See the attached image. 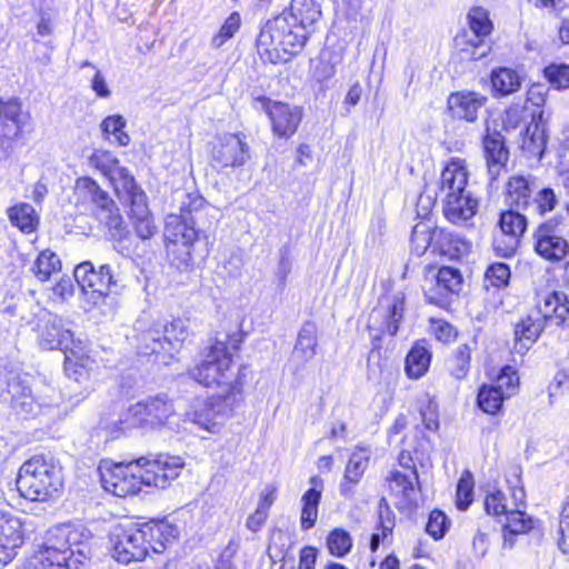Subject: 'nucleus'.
<instances>
[{
  "label": "nucleus",
  "instance_id": "obj_60",
  "mask_svg": "<svg viewBox=\"0 0 569 569\" xmlns=\"http://www.w3.org/2000/svg\"><path fill=\"white\" fill-rule=\"evenodd\" d=\"M176 197L180 200L179 214L187 217H193L192 213L199 211L206 203V200L198 193L177 191Z\"/></svg>",
  "mask_w": 569,
  "mask_h": 569
},
{
  "label": "nucleus",
  "instance_id": "obj_35",
  "mask_svg": "<svg viewBox=\"0 0 569 569\" xmlns=\"http://www.w3.org/2000/svg\"><path fill=\"white\" fill-rule=\"evenodd\" d=\"M543 316V321L547 323L548 320H556L557 325L565 321L569 313L568 298L566 293L553 291L548 293L543 301L539 305L538 310Z\"/></svg>",
  "mask_w": 569,
  "mask_h": 569
},
{
  "label": "nucleus",
  "instance_id": "obj_3",
  "mask_svg": "<svg viewBox=\"0 0 569 569\" xmlns=\"http://www.w3.org/2000/svg\"><path fill=\"white\" fill-rule=\"evenodd\" d=\"M36 331L41 348L59 349L64 352V371L69 378L81 381L88 377L92 360L80 353V349L74 346L72 332L62 328V321L57 315L48 311L40 312Z\"/></svg>",
  "mask_w": 569,
  "mask_h": 569
},
{
  "label": "nucleus",
  "instance_id": "obj_17",
  "mask_svg": "<svg viewBox=\"0 0 569 569\" xmlns=\"http://www.w3.org/2000/svg\"><path fill=\"white\" fill-rule=\"evenodd\" d=\"M499 224L502 239L495 238V250L502 257H511L518 248L519 238L527 229V219L523 214L510 209L500 214Z\"/></svg>",
  "mask_w": 569,
  "mask_h": 569
},
{
  "label": "nucleus",
  "instance_id": "obj_38",
  "mask_svg": "<svg viewBox=\"0 0 569 569\" xmlns=\"http://www.w3.org/2000/svg\"><path fill=\"white\" fill-rule=\"evenodd\" d=\"M10 222L24 233L36 231L39 224V216L29 203H19L8 209Z\"/></svg>",
  "mask_w": 569,
  "mask_h": 569
},
{
  "label": "nucleus",
  "instance_id": "obj_51",
  "mask_svg": "<svg viewBox=\"0 0 569 569\" xmlns=\"http://www.w3.org/2000/svg\"><path fill=\"white\" fill-rule=\"evenodd\" d=\"M543 74L549 83L557 90L569 89V66L565 63H551L545 68Z\"/></svg>",
  "mask_w": 569,
  "mask_h": 569
},
{
  "label": "nucleus",
  "instance_id": "obj_36",
  "mask_svg": "<svg viewBox=\"0 0 569 569\" xmlns=\"http://www.w3.org/2000/svg\"><path fill=\"white\" fill-rule=\"evenodd\" d=\"M161 333L166 346L164 352L172 356L180 350L189 336L187 321L180 318L174 319L169 325L161 326Z\"/></svg>",
  "mask_w": 569,
  "mask_h": 569
},
{
  "label": "nucleus",
  "instance_id": "obj_48",
  "mask_svg": "<svg viewBox=\"0 0 569 569\" xmlns=\"http://www.w3.org/2000/svg\"><path fill=\"white\" fill-rule=\"evenodd\" d=\"M473 501V477L468 470L463 471L456 492V506L459 510H467Z\"/></svg>",
  "mask_w": 569,
  "mask_h": 569
},
{
  "label": "nucleus",
  "instance_id": "obj_7",
  "mask_svg": "<svg viewBox=\"0 0 569 569\" xmlns=\"http://www.w3.org/2000/svg\"><path fill=\"white\" fill-rule=\"evenodd\" d=\"M110 181L119 199L130 207V219L134 231L142 240L156 233V226L147 206V198L128 169L116 167L110 171Z\"/></svg>",
  "mask_w": 569,
  "mask_h": 569
},
{
  "label": "nucleus",
  "instance_id": "obj_39",
  "mask_svg": "<svg viewBox=\"0 0 569 569\" xmlns=\"http://www.w3.org/2000/svg\"><path fill=\"white\" fill-rule=\"evenodd\" d=\"M31 270L38 280L48 281L51 276L61 271V261L57 253L47 249L38 254Z\"/></svg>",
  "mask_w": 569,
  "mask_h": 569
},
{
  "label": "nucleus",
  "instance_id": "obj_8",
  "mask_svg": "<svg viewBox=\"0 0 569 569\" xmlns=\"http://www.w3.org/2000/svg\"><path fill=\"white\" fill-rule=\"evenodd\" d=\"M74 193L77 201L83 204H91L94 208L97 218L103 223L116 241H122L128 230L119 208L110 198L109 193L91 178H79L76 182Z\"/></svg>",
  "mask_w": 569,
  "mask_h": 569
},
{
  "label": "nucleus",
  "instance_id": "obj_18",
  "mask_svg": "<svg viewBox=\"0 0 569 569\" xmlns=\"http://www.w3.org/2000/svg\"><path fill=\"white\" fill-rule=\"evenodd\" d=\"M262 107L267 112L274 134L280 138H290L297 131L302 112L299 107H293L283 102H274L269 99H261Z\"/></svg>",
  "mask_w": 569,
  "mask_h": 569
},
{
  "label": "nucleus",
  "instance_id": "obj_9",
  "mask_svg": "<svg viewBox=\"0 0 569 569\" xmlns=\"http://www.w3.org/2000/svg\"><path fill=\"white\" fill-rule=\"evenodd\" d=\"M234 390L207 399H194L187 412L188 419L210 433H218L242 401V396H238V387Z\"/></svg>",
  "mask_w": 569,
  "mask_h": 569
},
{
  "label": "nucleus",
  "instance_id": "obj_29",
  "mask_svg": "<svg viewBox=\"0 0 569 569\" xmlns=\"http://www.w3.org/2000/svg\"><path fill=\"white\" fill-rule=\"evenodd\" d=\"M318 330L313 322H306L301 327L293 347L291 360L305 367L317 355Z\"/></svg>",
  "mask_w": 569,
  "mask_h": 569
},
{
  "label": "nucleus",
  "instance_id": "obj_12",
  "mask_svg": "<svg viewBox=\"0 0 569 569\" xmlns=\"http://www.w3.org/2000/svg\"><path fill=\"white\" fill-rule=\"evenodd\" d=\"M142 482L147 487L166 488L174 480L184 467L183 459L178 456L159 455L154 459L140 457Z\"/></svg>",
  "mask_w": 569,
  "mask_h": 569
},
{
  "label": "nucleus",
  "instance_id": "obj_45",
  "mask_svg": "<svg viewBox=\"0 0 569 569\" xmlns=\"http://www.w3.org/2000/svg\"><path fill=\"white\" fill-rule=\"evenodd\" d=\"M136 427H140V413L136 412V403L122 411L117 420L107 426L113 437H118Z\"/></svg>",
  "mask_w": 569,
  "mask_h": 569
},
{
  "label": "nucleus",
  "instance_id": "obj_44",
  "mask_svg": "<svg viewBox=\"0 0 569 569\" xmlns=\"http://www.w3.org/2000/svg\"><path fill=\"white\" fill-rule=\"evenodd\" d=\"M470 348L466 345L459 346L448 360L451 376L458 380L466 378L470 368Z\"/></svg>",
  "mask_w": 569,
  "mask_h": 569
},
{
  "label": "nucleus",
  "instance_id": "obj_57",
  "mask_svg": "<svg viewBox=\"0 0 569 569\" xmlns=\"http://www.w3.org/2000/svg\"><path fill=\"white\" fill-rule=\"evenodd\" d=\"M171 263L179 270H189L193 264L192 246H171L167 244Z\"/></svg>",
  "mask_w": 569,
  "mask_h": 569
},
{
  "label": "nucleus",
  "instance_id": "obj_14",
  "mask_svg": "<svg viewBox=\"0 0 569 569\" xmlns=\"http://www.w3.org/2000/svg\"><path fill=\"white\" fill-rule=\"evenodd\" d=\"M73 276L93 305L103 301L110 288L116 284L109 264L101 266L97 271L90 261H86L74 268Z\"/></svg>",
  "mask_w": 569,
  "mask_h": 569
},
{
  "label": "nucleus",
  "instance_id": "obj_1",
  "mask_svg": "<svg viewBox=\"0 0 569 569\" xmlns=\"http://www.w3.org/2000/svg\"><path fill=\"white\" fill-rule=\"evenodd\" d=\"M92 535L80 525L60 523L47 531L31 557V569H81L90 559Z\"/></svg>",
  "mask_w": 569,
  "mask_h": 569
},
{
  "label": "nucleus",
  "instance_id": "obj_26",
  "mask_svg": "<svg viewBox=\"0 0 569 569\" xmlns=\"http://www.w3.org/2000/svg\"><path fill=\"white\" fill-rule=\"evenodd\" d=\"M478 210V200L471 193H459L443 197V213L455 223L462 224L470 220Z\"/></svg>",
  "mask_w": 569,
  "mask_h": 569
},
{
  "label": "nucleus",
  "instance_id": "obj_54",
  "mask_svg": "<svg viewBox=\"0 0 569 569\" xmlns=\"http://www.w3.org/2000/svg\"><path fill=\"white\" fill-rule=\"evenodd\" d=\"M557 204V197L552 189L545 188L532 197L530 207L528 210L536 212L538 214H545L555 209Z\"/></svg>",
  "mask_w": 569,
  "mask_h": 569
},
{
  "label": "nucleus",
  "instance_id": "obj_62",
  "mask_svg": "<svg viewBox=\"0 0 569 569\" xmlns=\"http://www.w3.org/2000/svg\"><path fill=\"white\" fill-rule=\"evenodd\" d=\"M0 120L8 122L21 121V103L17 99L3 101L0 99Z\"/></svg>",
  "mask_w": 569,
  "mask_h": 569
},
{
  "label": "nucleus",
  "instance_id": "obj_5",
  "mask_svg": "<svg viewBox=\"0 0 569 569\" xmlns=\"http://www.w3.org/2000/svg\"><path fill=\"white\" fill-rule=\"evenodd\" d=\"M308 38L309 33L302 27L280 13L261 29L257 49L267 61L277 63L281 60V51L295 54L305 47Z\"/></svg>",
  "mask_w": 569,
  "mask_h": 569
},
{
  "label": "nucleus",
  "instance_id": "obj_42",
  "mask_svg": "<svg viewBox=\"0 0 569 569\" xmlns=\"http://www.w3.org/2000/svg\"><path fill=\"white\" fill-rule=\"evenodd\" d=\"M370 460V451L366 448H357L350 456L343 477L358 481L362 479Z\"/></svg>",
  "mask_w": 569,
  "mask_h": 569
},
{
  "label": "nucleus",
  "instance_id": "obj_25",
  "mask_svg": "<svg viewBox=\"0 0 569 569\" xmlns=\"http://www.w3.org/2000/svg\"><path fill=\"white\" fill-rule=\"evenodd\" d=\"M486 102L487 98L478 92L462 91L449 96L448 108L453 118L473 122Z\"/></svg>",
  "mask_w": 569,
  "mask_h": 569
},
{
  "label": "nucleus",
  "instance_id": "obj_49",
  "mask_svg": "<svg viewBox=\"0 0 569 569\" xmlns=\"http://www.w3.org/2000/svg\"><path fill=\"white\" fill-rule=\"evenodd\" d=\"M138 340L143 353H159L164 351L161 326L157 325L139 335Z\"/></svg>",
  "mask_w": 569,
  "mask_h": 569
},
{
  "label": "nucleus",
  "instance_id": "obj_27",
  "mask_svg": "<svg viewBox=\"0 0 569 569\" xmlns=\"http://www.w3.org/2000/svg\"><path fill=\"white\" fill-rule=\"evenodd\" d=\"M483 148L488 173L491 180H496L506 166L509 156L501 133L497 131L488 132L483 139Z\"/></svg>",
  "mask_w": 569,
  "mask_h": 569
},
{
  "label": "nucleus",
  "instance_id": "obj_43",
  "mask_svg": "<svg viewBox=\"0 0 569 569\" xmlns=\"http://www.w3.org/2000/svg\"><path fill=\"white\" fill-rule=\"evenodd\" d=\"M503 400L502 391L492 386H482L477 397L479 408L489 415H496L501 409Z\"/></svg>",
  "mask_w": 569,
  "mask_h": 569
},
{
  "label": "nucleus",
  "instance_id": "obj_34",
  "mask_svg": "<svg viewBox=\"0 0 569 569\" xmlns=\"http://www.w3.org/2000/svg\"><path fill=\"white\" fill-rule=\"evenodd\" d=\"M532 194L533 188L527 178L516 176L509 179L507 186V201L511 208L528 210L532 200Z\"/></svg>",
  "mask_w": 569,
  "mask_h": 569
},
{
  "label": "nucleus",
  "instance_id": "obj_2",
  "mask_svg": "<svg viewBox=\"0 0 569 569\" xmlns=\"http://www.w3.org/2000/svg\"><path fill=\"white\" fill-rule=\"evenodd\" d=\"M164 529L169 528L159 523H118L109 536L111 556L118 562L130 563L143 560L149 550L160 553L166 549L164 542L160 539Z\"/></svg>",
  "mask_w": 569,
  "mask_h": 569
},
{
  "label": "nucleus",
  "instance_id": "obj_47",
  "mask_svg": "<svg viewBox=\"0 0 569 569\" xmlns=\"http://www.w3.org/2000/svg\"><path fill=\"white\" fill-rule=\"evenodd\" d=\"M19 385L17 382L8 383V392L11 393L13 407L20 412L26 415L36 413V409L38 405L33 401L31 397V391L28 387H22L21 395H19L18 389Z\"/></svg>",
  "mask_w": 569,
  "mask_h": 569
},
{
  "label": "nucleus",
  "instance_id": "obj_41",
  "mask_svg": "<svg viewBox=\"0 0 569 569\" xmlns=\"http://www.w3.org/2000/svg\"><path fill=\"white\" fill-rule=\"evenodd\" d=\"M22 122H8L0 120V157L9 158L16 148V142L21 136Z\"/></svg>",
  "mask_w": 569,
  "mask_h": 569
},
{
  "label": "nucleus",
  "instance_id": "obj_52",
  "mask_svg": "<svg viewBox=\"0 0 569 569\" xmlns=\"http://www.w3.org/2000/svg\"><path fill=\"white\" fill-rule=\"evenodd\" d=\"M510 279V269L503 262H497L491 264L485 274V286L486 288L495 287L502 288L506 287Z\"/></svg>",
  "mask_w": 569,
  "mask_h": 569
},
{
  "label": "nucleus",
  "instance_id": "obj_11",
  "mask_svg": "<svg viewBox=\"0 0 569 569\" xmlns=\"http://www.w3.org/2000/svg\"><path fill=\"white\" fill-rule=\"evenodd\" d=\"M532 239L535 252L549 262H560L569 254V242L559 219L541 222L533 231Z\"/></svg>",
  "mask_w": 569,
  "mask_h": 569
},
{
  "label": "nucleus",
  "instance_id": "obj_28",
  "mask_svg": "<svg viewBox=\"0 0 569 569\" xmlns=\"http://www.w3.org/2000/svg\"><path fill=\"white\" fill-rule=\"evenodd\" d=\"M470 244L460 236L435 228L433 254L458 260L469 252Z\"/></svg>",
  "mask_w": 569,
  "mask_h": 569
},
{
  "label": "nucleus",
  "instance_id": "obj_63",
  "mask_svg": "<svg viewBox=\"0 0 569 569\" xmlns=\"http://www.w3.org/2000/svg\"><path fill=\"white\" fill-rule=\"evenodd\" d=\"M548 390L549 403L552 406L556 397L569 393V376L562 371L557 372Z\"/></svg>",
  "mask_w": 569,
  "mask_h": 569
},
{
  "label": "nucleus",
  "instance_id": "obj_4",
  "mask_svg": "<svg viewBox=\"0 0 569 569\" xmlns=\"http://www.w3.org/2000/svg\"><path fill=\"white\" fill-rule=\"evenodd\" d=\"M193 379L206 387H218L220 393L233 392L238 387V396H242L246 375L241 368H234L228 347L222 341H216L206 358L191 372Z\"/></svg>",
  "mask_w": 569,
  "mask_h": 569
},
{
  "label": "nucleus",
  "instance_id": "obj_15",
  "mask_svg": "<svg viewBox=\"0 0 569 569\" xmlns=\"http://www.w3.org/2000/svg\"><path fill=\"white\" fill-rule=\"evenodd\" d=\"M249 159L250 148L237 133L220 137L212 149L213 164L220 169L242 167Z\"/></svg>",
  "mask_w": 569,
  "mask_h": 569
},
{
  "label": "nucleus",
  "instance_id": "obj_20",
  "mask_svg": "<svg viewBox=\"0 0 569 569\" xmlns=\"http://www.w3.org/2000/svg\"><path fill=\"white\" fill-rule=\"evenodd\" d=\"M23 533L20 519L9 512L0 511V563L7 565L22 545Z\"/></svg>",
  "mask_w": 569,
  "mask_h": 569
},
{
  "label": "nucleus",
  "instance_id": "obj_40",
  "mask_svg": "<svg viewBox=\"0 0 569 569\" xmlns=\"http://www.w3.org/2000/svg\"><path fill=\"white\" fill-rule=\"evenodd\" d=\"M435 228L428 222H419L411 232V249L418 256H422L429 249L433 253Z\"/></svg>",
  "mask_w": 569,
  "mask_h": 569
},
{
  "label": "nucleus",
  "instance_id": "obj_58",
  "mask_svg": "<svg viewBox=\"0 0 569 569\" xmlns=\"http://www.w3.org/2000/svg\"><path fill=\"white\" fill-rule=\"evenodd\" d=\"M425 296L429 303L443 308L450 303L452 293L446 287L440 286L438 278L435 277V281H430V284L425 287Z\"/></svg>",
  "mask_w": 569,
  "mask_h": 569
},
{
  "label": "nucleus",
  "instance_id": "obj_46",
  "mask_svg": "<svg viewBox=\"0 0 569 569\" xmlns=\"http://www.w3.org/2000/svg\"><path fill=\"white\" fill-rule=\"evenodd\" d=\"M126 124L127 121L122 116H109L101 122V130L104 134H112L119 146L126 147L130 142L129 134L123 130Z\"/></svg>",
  "mask_w": 569,
  "mask_h": 569
},
{
  "label": "nucleus",
  "instance_id": "obj_21",
  "mask_svg": "<svg viewBox=\"0 0 569 569\" xmlns=\"http://www.w3.org/2000/svg\"><path fill=\"white\" fill-rule=\"evenodd\" d=\"M388 481L391 492L399 498V508H411L417 503L420 483L416 468L409 467L406 472L392 471Z\"/></svg>",
  "mask_w": 569,
  "mask_h": 569
},
{
  "label": "nucleus",
  "instance_id": "obj_50",
  "mask_svg": "<svg viewBox=\"0 0 569 569\" xmlns=\"http://www.w3.org/2000/svg\"><path fill=\"white\" fill-rule=\"evenodd\" d=\"M327 547L331 555L343 557L350 551L352 539L346 530L335 529L327 538Z\"/></svg>",
  "mask_w": 569,
  "mask_h": 569
},
{
  "label": "nucleus",
  "instance_id": "obj_19",
  "mask_svg": "<svg viewBox=\"0 0 569 569\" xmlns=\"http://www.w3.org/2000/svg\"><path fill=\"white\" fill-rule=\"evenodd\" d=\"M469 27L472 36L466 41L472 47L471 51L467 48H461L462 52L472 60L486 57L489 48L485 46L482 38L490 34L492 30V23L489 19V13L481 7L472 8L468 13Z\"/></svg>",
  "mask_w": 569,
  "mask_h": 569
},
{
  "label": "nucleus",
  "instance_id": "obj_24",
  "mask_svg": "<svg viewBox=\"0 0 569 569\" xmlns=\"http://www.w3.org/2000/svg\"><path fill=\"white\" fill-rule=\"evenodd\" d=\"M546 322L540 312H530L521 318L515 326V350L525 353L540 337Z\"/></svg>",
  "mask_w": 569,
  "mask_h": 569
},
{
  "label": "nucleus",
  "instance_id": "obj_30",
  "mask_svg": "<svg viewBox=\"0 0 569 569\" xmlns=\"http://www.w3.org/2000/svg\"><path fill=\"white\" fill-rule=\"evenodd\" d=\"M281 13L302 27L309 34L313 32V26L321 17V10L315 0H291L290 7Z\"/></svg>",
  "mask_w": 569,
  "mask_h": 569
},
{
  "label": "nucleus",
  "instance_id": "obj_64",
  "mask_svg": "<svg viewBox=\"0 0 569 569\" xmlns=\"http://www.w3.org/2000/svg\"><path fill=\"white\" fill-rule=\"evenodd\" d=\"M485 507L488 513L495 516L507 515L508 506L506 505L505 495L501 491H495L487 496Z\"/></svg>",
  "mask_w": 569,
  "mask_h": 569
},
{
  "label": "nucleus",
  "instance_id": "obj_23",
  "mask_svg": "<svg viewBox=\"0 0 569 569\" xmlns=\"http://www.w3.org/2000/svg\"><path fill=\"white\" fill-rule=\"evenodd\" d=\"M469 173L466 162L462 159H451L441 172L440 193L442 197L458 196L459 193H471L468 189Z\"/></svg>",
  "mask_w": 569,
  "mask_h": 569
},
{
  "label": "nucleus",
  "instance_id": "obj_55",
  "mask_svg": "<svg viewBox=\"0 0 569 569\" xmlns=\"http://www.w3.org/2000/svg\"><path fill=\"white\" fill-rule=\"evenodd\" d=\"M519 385V377L511 367H505L497 377L496 383L491 385L495 389H499L503 393V398L512 396Z\"/></svg>",
  "mask_w": 569,
  "mask_h": 569
},
{
  "label": "nucleus",
  "instance_id": "obj_32",
  "mask_svg": "<svg viewBox=\"0 0 569 569\" xmlns=\"http://www.w3.org/2000/svg\"><path fill=\"white\" fill-rule=\"evenodd\" d=\"M310 483L313 487L307 490L301 498L302 509L300 520L303 530H308L315 526L322 492V480L319 477H312Z\"/></svg>",
  "mask_w": 569,
  "mask_h": 569
},
{
  "label": "nucleus",
  "instance_id": "obj_56",
  "mask_svg": "<svg viewBox=\"0 0 569 569\" xmlns=\"http://www.w3.org/2000/svg\"><path fill=\"white\" fill-rule=\"evenodd\" d=\"M436 277L438 283L446 287L452 295L458 293L462 288V276L458 269L442 267L438 270Z\"/></svg>",
  "mask_w": 569,
  "mask_h": 569
},
{
  "label": "nucleus",
  "instance_id": "obj_31",
  "mask_svg": "<svg viewBox=\"0 0 569 569\" xmlns=\"http://www.w3.org/2000/svg\"><path fill=\"white\" fill-rule=\"evenodd\" d=\"M431 350L426 340L417 341L409 350L405 371L410 379H419L426 375L431 362Z\"/></svg>",
  "mask_w": 569,
  "mask_h": 569
},
{
  "label": "nucleus",
  "instance_id": "obj_16",
  "mask_svg": "<svg viewBox=\"0 0 569 569\" xmlns=\"http://www.w3.org/2000/svg\"><path fill=\"white\" fill-rule=\"evenodd\" d=\"M140 413V428L160 429L166 427L174 417L173 401L166 393L149 396L136 403V411Z\"/></svg>",
  "mask_w": 569,
  "mask_h": 569
},
{
  "label": "nucleus",
  "instance_id": "obj_6",
  "mask_svg": "<svg viewBox=\"0 0 569 569\" xmlns=\"http://www.w3.org/2000/svg\"><path fill=\"white\" fill-rule=\"evenodd\" d=\"M17 488L32 501L52 499L62 488L61 469L41 456L32 457L20 467Z\"/></svg>",
  "mask_w": 569,
  "mask_h": 569
},
{
  "label": "nucleus",
  "instance_id": "obj_22",
  "mask_svg": "<svg viewBox=\"0 0 569 569\" xmlns=\"http://www.w3.org/2000/svg\"><path fill=\"white\" fill-rule=\"evenodd\" d=\"M194 218L183 214L170 213L166 218L164 239L167 244L193 246L198 240V231L194 228Z\"/></svg>",
  "mask_w": 569,
  "mask_h": 569
},
{
  "label": "nucleus",
  "instance_id": "obj_10",
  "mask_svg": "<svg viewBox=\"0 0 569 569\" xmlns=\"http://www.w3.org/2000/svg\"><path fill=\"white\" fill-rule=\"evenodd\" d=\"M140 466L138 459L119 463L103 461L99 466L102 487L117 497L139 492L143 486Z\"/></svg>",
  "mask_w": 569,
  "mask_h": 569
},
{
  "label": "nucleus",
  "instance_id": "obj_13",
  "mask_svg": "<svg viewBox=\"0 0 569 569\" xmlns=\"http://www.w3.org/2000/svg\"><path fill=\"white\" fill-rule=\"evenodd\" d=\"M403 315L405 297L402 295L392 297L386 305L380 303L379 307L371 311L368 329L373 339L375 348L379 347L377 342L381 339V335L388 333L395 337L398 333Z\"/></svg>",
  "mask_w": 569,
  "mask_h": 569
},
{
  "label": "nucleus",
  "instance_id": "obj_33",
  "mask_svg": "<svg viewBox=\"0 0 569 569\" xmlns=\"http://www.w3.org/2000/svg\"><path fill=\"white\" fill-rule=\"evenodd\" d=\"M490 80L495 96L507 97L521 88L523 77L515 69L499 67L491 71Z\"/></svg>",
  "mask_w": 569,
  "mask_h": 569
},
{
  "label": "nucleus",
  "instance_id": "obj_61",
  "mask_svg": "<svg viewBox=\"0 0 569 569\" xmlns=\"http://www.w3.org/2000/svg\"><path fill=\"white\" fill-rule=\"evenodd\" d=\"M503 527L513 533H526L532 528L531 518L525 511L515 509L507 512V522Z\"/></svg>",
  "mask_w": 569,
  "mask_h": 569
},
{
  "label": "nucleus",
  "instance_id": "obj_59",
  "mask_svg": "<svg viewBox=\"0 0 569 569\" xmlns=\"http://www.w3.org/2000/svg\"><path fill=\"white\" fill-rule=\"evenodd\" d=\"M450 521L447 516L440 510H433L429 515L428 522L426 525V531L433 538L440 539L445 536L449 528Z\"/></svg>",
  "mask_w": 569,
  "mask_h": 569
},
{
  "label": "nucleus",
  "instance_id": "obj_37",
  "mask_svg": "<svg viewBox=\"0 0 569 569\" xmlns=\"http://www.w3.org/2000/svg\"><path fill=\"white\" fill-rule=\"evenodd\" d=\"M547 144L546 124L542 123L541 117L538 121H532L526 128L522 140V149L530 156L541 158Z\"/></svg>",
  "mask_w": 569,
  "mask_h": 569
},
{
  "label": "nucleus",
  "instance_id": "obj_53",
  "mask_svg": "<svg viewBox=\"0 0 569 569\" xmlns=\"http://www.w3.org/2000/svg\"><path fill=\"white\" fill-rule=\"evenodd\" d=\"M240 16L237 12L231 13L221 26L218 33L211 39L212 48H220L223 43L231 39L240 27Z\"/></svg>",
  "mask_w": 569,
  "mask_h": 569
}]
</instances>
